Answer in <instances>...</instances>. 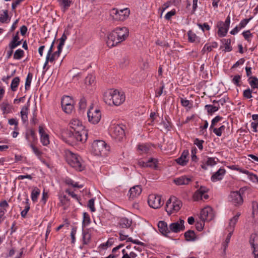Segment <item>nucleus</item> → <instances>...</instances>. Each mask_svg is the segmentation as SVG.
I'll list each match as a JSON object with an SVG mask.
<instances>
[{"label":"nucleus","mask_w":258,"mask_h":258,"mask_svg":"<svg viewBox=\"0 0 258 258\" xmlns=\"http://www.w3.org/2000/svg\"><path fill=\"white\" fill-rule=\"evenodd\" d=\"M222 119V117L219 116V115H218V116H216L215 117H214L212 120V122H211V124L210 125V130H212V129L213 128V127L216 125V123L217 122H218L219 121H221Z\"/></svg>","instance_id":"51"},{"label":"nucleus","mask_w":258,"mask_h":258,"mask_svg":"<svg viewBox=\"0 0 258 258\" xmlns=\"http://www.w3.org/2000/svg\"><path fill=\"white\" fill-rule=\"evenodd\" d=\"M66 158L68 163L72 167L79 171L83 169L82 160L78 155L67 151L66 152Z\"/></svg>","instance_id":"3"},{"label":"nucleus","mask_w":258,"mask_h":258,"mask_svg":"<svg viewBox=\"0 0 258 258\" xmlns=\"http://www.w3.org/2000/svg\"><path fill=\"white\" fill-rule=\"evenodd\" d=\"M66 192L68 193L69 195H70L73 198L75 199L77 201H78L80 204L81 203L80 202V198L76 194H75L73 191H71L70 189H67L66 190Z\"/></svg>","instance_id":"59"},{"label":"nucleus","mask_w":258,"mask_h":258,"mask_svg":"<svg viewBox=\"0 0 258 258\" xmlns=\"http://www.w3.org/2000/svg\"><path fill=\"white\" fill-rule=\"evenodd\" d=\"M70 124L71 130H66L62 133L63 140L72 145L78 142H85L87 139V134L81 122L77 119H73Z\"/></svg>","instance_id":"1"},{"label":"nucleus","mask_w":258,"mask_h":258,"mask_svg":"<svg viewBox=\"0 0 258 258\" xmlns=\"http://www.w3.org/2000/svg\"><path fill=\"white\" fill-rule=\"evenodd\" d=\"M184 237L186 240L188 241H194L198 239V237L196 236L194 231L191 230H188L184 233Z\"/></svg>","instance_id":"29"},{"label":"nucleus","mask_w":258,"mask_h":258,"mask_svg":"<svg viewBox=\"0 0 258 258\" xmlns=\"http://www.w3.org/2000/svg\"><path fill=\"white\" fill-rule=\"evenodd\" d=\"M65 183L68 185H72L74 187L82 188L83 187V185H82V184L79 185L77 182H75L71 178L66 179L65 180Z\"/></svg>","instance_id":"45"},{"label":"nucleus","mask_w":258,"mask_h":258,"mask_svg":"<svg viewBox=\"0 0 258 258\" xmlns=\"http://www.w3.org/2000/svg\"><path fill=\"white\" fill-rule=\"evenodd\" d=\"M56 58H57L56 56L55 55H53V53H52L51 54L47 53L46 57V62L49 61L50 62H52L53 61H54L55 60Z\"/></svg>","instance_id":"63"},{"label":"nucleus","mask_w":258,"mask_h":258,"mask_svg":"<svg viewBox=\"0 0 258 258\" xmlns=\"http://www.w3.org/2000/svg\"><path fill=\"white\" fill-rule=\"evenodd\" d=\"M142 192V188L140 185H136L131 188L129 190V198L134 199L139 196Z\"/></svg>","instance_id":"21"},{"label":"nucleus","mask_w":258,"mask_h":258,"mask_svg":"<svg viewBox=\"0 0 258 258\" xmlns=\"http://www.w3.org/2000/svg\"><path fill=\"white\" fill-rule=\"evenodd\" d=\"M184 221L182 219H179V220L176 222L171 223L169 225L170 232L171 231L177 233L180 231L183 230L184 229Z\"/></svg>","instance_id":"12"},{"label":"nucleus","mask_w":258,"mask_h":258,"mask_svg":"<svg viewBox=\"0 0 258 258\" xmlns=\"http://www.w3.org/2000/svg\"><path fill=\"white\" fill-rule=\"evenodd\" d=\"M33 75L29 73H28L26 79V82H25V90H28L30 89L31 81L32 80Z\"/></svg>","instance_id":"44"},{"label":"nucleus","mask_w":258,"mask_h":258,"mask_svg":"<svg viewBox=\"0 0 258 258\" xmlns=\"http://www.w3.org/2000/svg\"><path fill=\"white\" fill-rule=\"evenodd\" d=\"M240 215V213H237L236 215H235L231 219H230L229 225L228 227H227L228 230H231L232 231H234L235 225L236 224Z\"/></svg>","instance_id":"26"},{"label":"nucleus","mask_w":258,"mask_h":258,"mask_svg":"<svg viewBox=\"0 0 258 258\" xmlns=\"http://www.w3.org/2000/svg\"><path fill=\"white\" fill-rule=\"evenodd\" d=\"M238 170H239L241 172H242L243 173H245V174H246L247 175H249V176H250V178L252 180H257V179H258L257 176L256 175L253 174H249V172L247 170H244V169H239V168Z\"/></svg>","instance_id":"57"},{"label":"nucleus","mask_w":258,"mask_h":258,"mask_svg":"<svg viewBox=\"0 0 258 258\" xmlns=\"http://www.w3.org/2000/svg\"><path fill=\"white\" fill-rule=\"evenodd\" d=\"M188 39L190 42L198 43L200 42V38L191 30L187 32Z\"/></svg>","instance_id":"33"},{"label":"nucleus","mask_w":258,"mask_h":258,"mask_svg":"<svg viewBox=\"0 0 258 258\" xmlns=\"http://www.w3.org/2000/svg\"><path fill=\"white\" fill-rule=\"evenodd\" d=\"M138 164L140 166L142 167H150L153 168L156 167V160L153 158L150 159L147 162H145L143 161H139L138 162Z\"/></svg>","instance_id":"28"},{"label":"nucleus","mask_w":258,"mask_h":258,"mask_svg":"<svg viewBox=\"0 0 258 258\" xmlns=\"http://www.w3.org/2000/svg\"><path fill=\"white\" fill-rule=\"evenodd\" d=\"M225 173V170L220 168L217 172L213 174L211 177V180L213 182H216L221 180Z\"/></svg>","instance_id":"22"},{"label":"nucleus","mask_w":258,"mask_h":258,"mask_svg":"<svg viewBox=\"0 0 258 258\" xmlns=\"http://www.w3.org/2000/svg\"><path fill=\"white\" fill-rule=\"evenodd\" d=\"M221 41L224 45L225 49L224 50L225 52H230L232 50L230 39H223Z\"/></svg>","instance_id":"34"},{"label":"nucleus","mask_w":258,"mask_h":258,"mask_svg":"<svg viewBox=\"0 0 258 258\" xmlns=\"http://www.w3.org/2000/svg\"><path fill=\"white\" fill-rule=\"evenodd\" d=\"M61 11L64 13L73 4V0H57Z\"/></svg>","instance_id":"17"},{"label":"nucleus","mask_w":258,"mask_h":258,"mask_svg":"<svg viewBox=\"0 0 258 258\" xmlns=\"http://www.w3.org/2000/svg\"><path fill=\"white\" fill-rule=\"evenodd\" d=\"M1 109L3 111V113H8L11 110L10 105L7 102H3L1 105Z\"/></svg>","instance_id":"43"},{"label":"nucleus","mask_w":258,"mask_h":258,"mask_svg":"<svg viewBox=\"0 0 258 258\" xmlns=\"http://www.w3.org/2000/svg\"><path fill=\"white\" fill-rule=\"evenodd\" d=\"M24 52L21 49H17L14 54V58L15 59H20L24 55Z\"/></svg>","instance_id":"50"},{"label":"nucleus","mask_w":258,"mask_h":258,"mask_svg":"<svg viewBox=\"0 0 258 258\" xmlns=\"http://www.w3.org/2000/svg\"><path fill=\"white\" fill-rule=\"evenodd\" d=\"M115 34H117L114 29L108 35L106 43L109 47H112L120 43L117 35H114Z\"/></svg>","instance_id":"13"},{"label":"nucleus","mask_w":258,"mask_h":258,"mask_svg":"<svg viewBox=\"0 0 258 258\" xmlns=\"http://www.w3.org/2000/svg\"><path fill=\"white\" fill-rule=\"evenodd\" d=\"M58 198L60 201V203L61 206H64V208L66 209L67 207H68L69 206V202L70 200L67 197L66 195H64L62 194H60L58 196Z\"/></svg>","instance_id":"31"},{"label":"nucleus","mask_w":258,"mask_h":258,"mask_svg":"<svg viewBox=\"0 0 258 258\" xmlns=\"http://www.w3.org/2000/svg\"><path fill=\"white\" fill-rule=\"evenodd\" d=\"M63 110L67 113H71L74 109V103L69 104L66 105H61Z\"/></svg>","instance_id":"47"},{"label":"nucleus","mask_w":258,"mask_h":258,"mask_svg":"<svg viewBox=\"0 0 258 258\" xmlns=\"http://www.w3.org/2000/svg\"><path fill=\"white\" fill-rule=\"evenodd\" d=\"M258 235L256 233H254L250 235L249 239V243L250 245V246H254V245H258L256 243H255V241L257 239Z\"/></svg>","instance_id":"48"},{"label":"nucleus","mask_w":258,"mask_h":258,"mask_svg":"<svg viewBox=\"0 0 258 258\" xmlns=\"http://www.w3.org/2000/svg\"><path fill=\"white\" fill-rule=\"evenodd\" d=\"M71 103H74V100L71 97L65 96L61 99V105H66Z\"/></svg>","instance_id":"42"},{"label":"nucleus","mask_w":258,"mask_h":258,"mask_svg":"<svg viewBox=\"0 0 258 258\" xmlns=\"http://www.w3.org/2000/svg\"><path fill=\"white\" fill-rule=\"evenodd\" d=\"M158 226L160 231L164 235H167L170 233L169 227L167 226V224L163 221H160L158 222Z\"/></svg>","instance_id":"23"},{"label":"nucleus","mask_w":258,"mask_h":258,"mask_svg":"<svg viewBox=\"0 0 258 258\" xmlns=\"http://www.w3.org/2000/svg\"><path fill=\"white\" fill-rule=\"evenodd\" d=\"M229 199L230 201L235 206L241 205L243 203V199L238 191L231 192Z\"/></svg>","instance_id":"14"},{"label":"nucleus","mask_w":258,"mask_h":258,"mask_svg":"<svg viewBox=\"0 0 258 258\" xmlns=\"http://www.w3.org/2000/svg\"><path fill=\"white\" fill-rule=\"evenodd\" d=\"M181 202L174 196L171 197L167 201L165 210L168 215L177 212L181 208Z\"/></svg>","instance_id":"5"},{"label":"nucleus","mask_w":258,"mask_h":258,"mask_svg":"<svg viewBox=\"0 0 258 258\" xmlns=\"http://www.w3.org/2000/svg\"><path fill=\"white\" fill-rule=\"evenodd\" d=\"M207 165H209L210 166H213L216 164L217 161L215 160V159L214 158H208L207 160L206 161Z\"/></svg>","instance_id":"62"},{"label":"nucleus","mask_w":258,"mask_h":258,"mask_svg":"<svg viewBox=\"0 0 258 258\" xmlns=\"http://www.w3.org/2000/svg\"><path fill=\"white\" fill-rule=\"evenodd\" d=\"M242 35L244 39L248 42L250 41V38L252 37V34L250 33V30H246L242 32Z\"/></svg>","instance_id":"53"},{"label":"nucleus","mask_w":258,"mask_h":258,"mask_svg":"<svg viewBox=\"0 0 258 258\" xmlns=\"http://www.w3.org/2000/svg\"><path fill=\"white\" fill-rule=\"evenodd\" d=\"M9 18L8 11L7 10L0 11V22L6 23Z\"/></svg>","instance_id":"38"},{"label":"nucleus","mask_w":258,"mask_h":258,"mask_svg":"<svg viewBox=\"0 0 258 258\" xmlns=\"http://www.w3.org/2000/svg\"><path fill=\"white\" fill-rule=\"evenodd\" d=\"M109 150V147L102 140L94 141L92 144V153L96 156H105Z\"/></svg>","instance_id":"4"},{"label":"nucleus","mask_w":258,"mask_h":258,"mask_svg":"<svg viewBox=\"0 0 258 258\" xmlns=\"http://www.w3.org/2000/svg\"><path fill=\"white\" fill-rule=\"evenodd\" d=\"M125 95L117 90L110 89L103 95L104 102L109 105L118 106L125 101Z\"/></svg>","instance_id":"2"},{"label":"nucleus","mask_w":258,"mask_h":258,"mask_svg":"<svg viewBox=\"0 0 258 258\" xmlns=\"http://www.w3.org/2000/svg\"><path fill=\"white\" fill-rule=\"evenodd\" d=\"M252 90L249 88H248L245 90H244L243 93V96L244 98L246 99H250L252 97Z\"/></svg>","instance_id":"60"},{"label":"nucleus","mask_w":258,"mask_h":258,"mask_svg":"<svg viewBox=\"0 0 258 258\" xmlns=\"http://www.w3.org/2000/svg\"><path fill=\"white\" fill-rule=\"evenodd\" d=\"M148 202L149 206L154 209H158L163 204L161 197L155 195H149Z\"/></svg>","instance_id":"9"},{"label":"nucleus","mask_w":258,"mask_h":258,"mask_svg":"<svg viewBox=\"0 0 258 258\" xmlns=\"http://www.w3.org/2000/svg\"><path fill=\"white\" fill-rule=\"evenodd\" d=\"M130 14V11L128 8L118 10L113 8L111 10L110 16L115 20L124 21L126 19Z\"/></svg>","instance_id":"6"},{"label":"nucleus","mask_w":258,"mask_h":258,"mask_svg":"<svg viewBox=\"0 0 258 258\" xmlns=\"http://www.w3.org/2000/svg\"><path fill=\"white\" fill-rule=\"evenodd\" d=\"M9 207L8 202L6 201H3L0 202V223L4 220L5 214L7 212V208Z\"/></svg>","instance_id":"20"},{"label":"nucleus","mask_w":258,"mask_h":258,"mask_svg":"<svg viewBox=\"0 0 258 258\" xmlns=\"http://www.w3.org/2000/svg\"><path fill=\"white\" fill-rule=\"evenodd\" d=\"M132 223V220L125 217H123L119 220L118 224L120 228H128L131 226Z\"/></svg>","instance_id":"25"},{"label":"nucleus","mask_w":258,"mask_h":258,"mask_svg":"<svg viewBox=\"0 0 258 258\" xmlns=\"http://www.w3.org/2000/svg\"><path fill=\"white\" fill-rule=\"evenodd\" d=\"M90 230V229H87L83 231V242L85 245L89 244L90 241L91 235Z\"/></svg>","instance_id":"32"},{"label":"nucleus","mask_w":258,"mask_h":258,"mask_svg":"<svg viewBox=\"0 0 258 258\" xmlns=\"http://www.w3.org/2000/svg\"><path fill=\"white\" fill-rule=\"evenodd\" d=\"M125 126L123 124L113 125L111 128V136L116 141H121L125 137Z\"/></svg>","instance_id":"7"},{"label":"nucleus","mask_w":258,"mask_h":258,"mask_svg":"<svg viewBox=\"0 0 258 258\" xmlns=\"http://www.w3.org/2000/svg\"><path fill=\"white\" fill-rule=\"evenodd\" d=\"M28 201H29V199L28 198H27L26 199V202H25L26 205L24 209L21 213V215L23 218L26 217L27 214L30 209V205L29 204Z\"/></svg>","instance_id":"49"},{"label":"nucleus","mask_w":258,"mask_h":258,"mask_svg":"<svg viewBox=\"0 0 258 258\" xmlns=\"http://www.w3.org/2000/svg\"><path fill=\"white\" fill-rule=\"evenodd\" d=\"M204 142V141L203 140H199L198 138L195 139L194 141V144L196 145L200 150L203 149V144Z\"/></svg>","instance_id":"54"},{"label":"nucleus","mask_w":258,"mask_h":258,"mask_svg":"<svg viewBox=\"0 0 258 258\" xmlns=\"http://www.w3.org/2000/svg\"><path fill=\"white\" fill-rule=\"evenodd\" d=\"M25 139L27 141L29 145L34 144L37 140L36 135L32 129L27 130L25 133Z\"/></svg>","instance_id":"15"},{"label":"nucleus","mask_w":258,"mask_h":258,"mask_svg":"<svg viewBox=\"0 0 258 258\" xmlns=\"http://www.w3.org/2000/svg\"><path fill=\"white\" fill-rule=\"evenodd\" d=\"M188 151L187 150H184L182 153L180 157L176 159V162L181 166H185L188 162Z\"/></svg>","instance_id":"18"},{"label":"nucleus","mask_w":258,"mask_h":258,"mask_svg":"<svg viewBox=\"0 0 258 258\" xmlns=\"http://www.w3.org/2000/svg\"><path fill=\"white\" fill-rule=\"evenodd\" d=\"M67 39V36L65 34H63L61 36V37L60 38L59 40V43L58 44V45L57 46V49H62V47L64 45V42L66 41V40Z\"/></svg>","instance_id":"58"},{"label":"nucleus","mask_w":258,"mask_h":258,"mask_svg":"<svg viewBox=\"0 0 258 258\" xmlns=\"http://www.w3.org/2000/svg\"><path fill=\"white\" fill-rule=\"evenodd\" d=\"M217 27L218 28V35L219 37H222L226 35L229 28L224 25L222 21H219L217 23Z\"/></svg>","instance_id":"19"},{"label":"nucleus","mask_w":258,"mask_h":258,"mask_svg":"<svg viewBox=\"0 0 258 258\" xmlns=\"http://www.w3.org/2000/svg\"><path fill=\"white\" fill-rule=\"evenodd\" d=\"M30 147L32 148L34 153L38 157V158H40L42 155V152L37 147H36L34 144H31Z\"/></svg>","instance_id":"52"},{"label":"nucleus","mask_w":258,"mask_h":258,"mask_svg":"<svg viewBox=\"0 0 258 258\" xmlns=\"http://www.w3.org/2000/svg\"><path fill=\"white\" fill-rule=\"evenodd\" d=\"M89 121L93 124L98 123L101 119V115L100 110L94 109L90 107L87 112Z\"/></svg>","instance_id":"8"},{"label":"nucleus","mask_w":258,"mask_h":258,"mask_svg":"<svg viewBox=\"0 0 258 258\" xmlns=\"http://www.w3.org/2000/svg\"><path fill=\"white\" fill-rule=\"evenodd\" d=\"M190 181V178L187 177L185 176H180L178 178H175L174 180V183L178 185L188 184Z\"/></svg>","instance_id":"24"},{"label":"nucleus","mask_w":258,"mask_h":258,"mask_svg":"<svg viewBox=\"0 0 258 258\" xmlns=\"http://www.w3.org/2000/svg\"><path fill=\"white\" fill-rule=\"evenodd\" d=\"M29 105L27 104L23 106L21 111V119L23 123H25L28 121V110L29 108Z\"/></svg>","instance_id":"30"},{"label":"nucleus","mask_w":258,"mask_h":258,"mask_svg":"<svg viewBox=\"0 0 258 258\" xmlns=\"http://www.w3.org/2000/svg\"><path fill=\"white\" fill-rule=\"evenodd\" d=\"M214 217V214L212 208L206 207L203 209L200 213V219L203 222L210 221Z\"/></svg>","instance_id":"10"},{"label":"nucleus","mask_w":258,"mask_h":258,"mask_svg":"<svg viewBox=\"0 0 258 258\" xmlns=\"http://www.w3.org/2000/svg\"><path fill=\"white\" fill-rule=\"evenodd\" d=\"M252 18H250L249 19H244L241 20L238 26L239 28L241 29L242 28H244L246 25L248 24L249 21Z\"/></svg>","instance_id":"61"},{"label":"nucleus","mask_w":258,"mask_h":258,"mask_svg":"<svg viewBox=\"0 0 258 258\" xmlns=\"http://www.w3.org/2000/svg\"><path fill=\"white\" fill-rule=\"evenodd\" d=\"M205 108L209 114H212L219 110V106L216 105H206Z\"/></svg>","instance_id":"39"},{"label":"nucleus","mask_w":258,"mask_h":258,"mask_svg":"<svg viewBox=\"0 0 258 258\" xmlns=\"http://www.w3.org/2000/svg\"><path fill=\"white\" fill-rule=\"evenodd\" d=\"M22 41H16L12 40L9 44V48L14 49L17 46L20 45Z\"/></svg>","instance_id":"56"},{"label":"nucleus","mask_w":258,"mask_h":258,"mask_svg":"<svg viewBox=\"0 0 258 258\" xmlns=\"http://www.w3.org/2000/svg\"><path fill=\"white\" fill-rule=\"evenodd\" d=\"M248 82L252 89H258V79L256 77L250 76Z\"/></svg>","instance_id":"35"},{"label":"nucleus","mask_w":258,"mask_h":258,"mask_svg":"<svg viewBox=\"0 0 258 258\" xmlns=\"http://www.w3.org/2000/svg\"><path fill=\"white\" fill-rule=\"evenodd\" d=\"M138 149L142 153H146L150 149V146L147 144H140L138 145Z\"/></svg>","instance_id":"46"},{"label":"nucleus","mask_w":258,"mask_h":258,"mask_svg":"<svg viewBox=\"0 0 258 258\" xmlns=\"http://www.w3.org/2000/svg\"><path fill=\"white\" fill-rule=\"evenodd\" d=\"M115 30L117 34H115L114 35H117L120 43L124 41L128 36L129 30L126 27L116 28Z\"/></svg>","instance_id":"11"},{"label":"nucleus","mask_w":258,"mask_h":258,"mask_svg":"<svg viewBox=\"0 0 258 258\" xmlns=\"http://www.w3.org/2000/svg\"><path fill=\"white\" fill-rule=\"evenodd\" d=\"M251 248L254 258H258V245H254V246H251Z\"/></svg>","instance_id":"64"},{"label":"nucleus","mask_w":258,"mask_h":258,"mask_svg":"<svg viewBox=\"0 0 258 258\" xmlns=\"http://www.w3.org/2000/svg\"><path fill=\"white\" fill-rule=\"evenodd\" d=\"M20 78L18 77H15L12 81L11 84V89L13 91L15 92L17 90V88L20 83Z\"/></svg>","instance_id":"37"},{"label":"nucleus","mask_w":258,"mask_h":258,"mask_svg":"<svg viewBox=\"0 0 258 258\" xmlns=\"http://www.w3.org/2000/svg\"><path fill=\"white\" fill-rule=\"evenodd\" d=\"M40 194V190L37 187H35L32 190L31 198L33 202H36L37 201L38 196Z\"/></svg>","instance_id":"36"},{"label":"nucleus","mask_w":258,"mask_h":258,"mask_svg":"<svg viewBox=\"0 0 258 258\" xmlns=\"http://www.w3.org/2000/svg\"><path fill=\"white\" fill-rule=\"evenodd\" d=\"M180 103L182 106L185 107H188L189 109H190L192 107V102H190L188 100H187L186 98H180Z\"/></svg>","instance_id":"41"},{"label":"nucleus","mask_w":258,"mask_h":258,"mask_svg":"<svg viewBox=\"0 0 258 258\" xmlns=\"http://www.w3.org/2000/svg\"><path fill=\"white\" fill-rule=\"evenodd\" d=\"M207 189L205 187H201L194 194V198L196 201L203 200V195L206 193Z\"/></svg>","instance_id":"27"},{"label":"nucleus","mask_w":258,"mask_h":258,"mask_svg":"<svg viewBox=\"0 0 258 258\" xmlns=\"http://www.w3.org/2000/svg\"><path fill=\"white\" fill-rule=\"evenodd\" d=\"M95 199L92 198L89 200L87 204L88 207L90 209L91 211L94 212L96 211V209L94 206Z\"/></svg>","instance_id":"55"},{"label":"nucleus","mask_w":258,"mask_h":258,"mask_svg":"<svg viewBox=\"0 0 258 258\" xmlns=\"http://www.w3.org/2000/svg\"><path fill=\"white\" fill-rule=\"evenodd\" d=\"M39 133L40 136V141L44 146H47L49 144L48 135L45 132L43 127L41 126L39 127Z\"/></svg>","instance_id":"16"},{"label":"nucleus","mask_w":258,"mask_h":258,"mask_svg":"<svg viewBox=\"0 0 258 258\" xmlns=\"http://www.w3.org/2000/svg\"><path fill=\"white\" fill-rule=\"evenodd\" d=\"M90 222L91 219L89 215L87 213L84 212L83 213V220L82 223L83 228L88 226Z\"/></svg>","instance_id":"40"}]
</instances>
